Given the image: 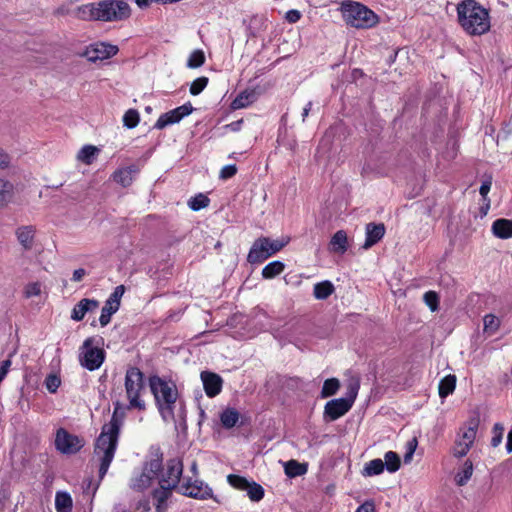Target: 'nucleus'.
Masks as SVG:
<instances>
[{
    "label": "nucleus",
    "instance_id": "1",
    "mask_svg": "<svg viewBox=\"0 0 512 512\" xmlns=\"http://www.w3.org/2000/svg\"><path fill=\"white\" fill-rule=\"evenodd\" d=\"M125 392L128 405L116 401L114 412L109 423L102 427V431L96 440L94 454L100 461L99 476L102 479L114 458L118 444V437L126 410L144 411L146 403L143 399L145 393L144 375L136 367H130L125 375Z\"/></svg>",
    "mask_w": 512,
    "mask_h": 512
},
{
    "label": "nucleus",
    "instance_id": "2",
    "mask_svg": "<svg viewBox=\"0 0 512 512\" xmlns=\"http://www.w3.org/2000/svg\"><path fill=\"white\" fill-rule=\"evenodd\" d=\"M457 16L459 24L469 35L481 36L490 30L489 11L475 0H464L459 3Z\"/></svg>",
    "mask_w": 512,
    "mask_h": 512
},
{
    "label": "nucleus",
    "instance_id": "3",
    "mask_svg": "<svg viewBox=\"0 0 512 512\" xmlns=\"http://www.w3.org/2000/svg\"><path fill=\"white\" fill-rule=\"evenodd\" d=\"M77 16L82 20L121 21L130 16V7L123 0H104L80 6Z\"/></svg>",
    "mask_w": 512,
    "mask_h": 512
},
{
    "label": "nucleus",
    "instance_id": "4",
    "mask_svg": "<svg viewBox=\"0 0 512 512\" xmlns=\"http://www.w3.org/2000/svg\"><path fill=\"white\" fill-rule=\"evenodd\" d=\"M149 383L161 417L166 422L172 421L174 419V406L178 397L176 385L158 376L151 377Z\"/></svg>",
    "mask_w": 512,
    "mask_h": 512
},
{
    "label": "nucleus",
    "instance_id": "5",
    "mask_svg": "<svg viewBox=\"0 0 512 512\" xmlns=\"http://www.w3.org/2000/svg\"><path fill=\"white\" fill-rule=\"evenodd\" d=\"M344 22L357 29H368L375 26L378 16L367 6L353 0H344L340 5Z\"/></svg>",
    "mask_w": 512,
    "mask_h": 512
},
{
    "label": "nucleus",
    "instance_id": "6",
    "mask_svg": "<svg viewBox=\"0 0 512 512\" xmlns=\"http://www.w3.org/2000/svg\"><path fill=\"white\" fill-rule=\"evenodd\" d=\"M285 246V243L279 240H272L268 237L256 239L247 255V261L250 264H260L269 257L276 254Z\"/></svg>",
    "mask_w": 512,
    "mask_h": 512
},
{
    "label": "nucleus",
    "instance_id": "7",
    "mask_svg": "<svg viewBox=\"0 0 512 512\" xmlns=\"http://www.w3.org/2000/svg\"><path fill=\"white\" fill-rule=\"evenodd\" d=\"M94 337L87 338L79 349V362L81 366L89 371L100 368L105 360V351L95 345Z\"/></svg>",
    "mask_w": 512,
    "mask_h": 512
},
{
    "label": "nucleus",
    "instance_id": "8",
    "mask_svg": "<svg viewBox=\"0 0 512 512\" xmlns=\"http://www.w3.org/2000/svg\"><path fill=\"white\" fill-rule=\"evenodd\" d=\"M162 469V460L160 458L151 459L144 465L142 472L131 479L130 487L136 491L147 489L159 478Z\"/></svg>",
    "mask_w": 512,
    "mask_h": 512
},
{
    "label": "nucleus",
    "instance_id": "9",
    "mask_svg": "<svg viewBox=\"0 0 512 512\" xmlns=\"http://www.w3.org/2000/svg\"><path fill=\"white\" fill-rule=\"evenodd\" d=\"M178 492L184 496L197 500L214 499L212 488L200 479L184 477L178 487Z\"/></svg>",
    "mask_w": 512,
    "mask_h": 512
},
{
    "label": "nucleus",
    "instance_id": "10",
    "mask_svg": "<svg viewBox=\"0 0 512 512\" xmlns=\"http://www.w3.org/2000/svg\"><path fill=\"white\" fill-rule=\"evenodd\" d=\"M227 482L234 489L245 491L252 502H259L264 497V488L255 481L249 480L244 476L229 474L227 476Z\"/></svg>",
    "mask_w": 512,
    "mask_h": 512
},
{
    "label": "nucleus",
    "instance_id": "11",
    "mask_svg": "<svg viewBox=\"0 0 512 512\" xmlns=\"http://www.w3.org/2000/svg\"><path fill=\"white\" fill-rule=\"evenodd\" d=\"M55 448L62 454H76L84 446L83 438L69 433L65 428H59L55 434Z\"/></svg>",
    "mask_w": 512,
    "mask_h": 512
},
{
    "label": "nucleus",
    "instance_id": "12",
    "mask_svg": "<svg viewBox=\"0 0 512 512\" xmlns=\"http://www.w3.org/2000/svg\"><path fill=\"white\" fill-rule=\"evenodd\" d=\"M125 292L123 285L117 286L114 291L110 294L108 299L101 310L99 322L102 327L108 325L111 321V316L119 310L120 300Z\"/></svg>",
    "mask_w": 512,
    "mask_h": 512
},
{
    "label": "nucleus",
    "instance_id": "13",
    "mask_svg": "<svg viewBox=\"0 0 512 512\" xmlns=\"http://www.w3.org/2000/svg\"><path fill=\"white\" fill-rule=\"evenodd\" d=\"M182 473V461L178 458L170 459L166 464L165 471L161 474V476H159L158 482L178 490V487L182 482L180 481Z\"/></svg>",
    "mask_w": 512,
    "mask_h": 512
},
{
    "label": "nucleus",
    "instance_id": "14",
    "mask_svg": "<svg viewBox=\"0 0 512 512\" xmlns=\"http://www.w3.org/2000/svg\"><path fill=\"white\" fill-rule=\"evenodd\" d=\"M193 111L191 103H185L171 111L162 114L156 121L154 127L156 129H164L165 127L180 122L185 116Z\"/></svg>",
    "mask_w": 512,
    "mask_h": 512
},
{
    "label": "nucleus",
    "instance_id": "15",
    "mask_svg": "<svg viewBox=\"0 0 512 512\" xmlns=\"http://www.w3.org/2000/svg\"><path fill=\"white\" fill-rule=\"evenodd\" d=\"M476 427L469 426L464 427L460 430L458 438L453 448V454L455 457H464L469 452L474 440L476 438Z\"/></svg>",
    "mask_w": 512,
    "mask_h": 512
},
{
    "label": "nucleus",
    "instance_id": "16",
    "mask_svg": "<svg viewBox=\"0 0 512 512\" xmlns=\"http://www.w3.org/2000/svg\"><path fill=\"white\" fill-rule=\"evenodd\" d=\"M117 52V46L105 42H97L86 48L85 56L89 61L96 62L98 60L111 58L116 55Z\"/></svg>",
    "mask_w": 512,
    "mask_h": 512
},
{
    "label": "nucleus",
    "instance_id": "17",
    "mask_svg": "<svg viewBox=\"0 0 512 512\" xmlns=\"http://www.w3.org/2000/svg\"><path fill=\"white\" fill-rule=\"evenodd\" d=\"M351 407L352 405L350 404V400H345L343 397L333 399L326 403L324 416L330 421H334L345 415Z\"/></svg>",
    "mask_w": 512,
    "mask_h": 512
},
{
    "label": "nucleus",
    "instance_id": "18",
    "mask_svg": "<svg viewBox=\"0 0 512 512\" xmlns=\"http://www.w3.org/2000/svg\"><path fill=\"white\" fill-rule=\"evenodd\" d=\"M200 377L208 397L213 398L221 392L223 379L220 375L210 371H203Z\"/></svg>",
    "mask_w": 512,
    "mask_h": 512
},
{
    "label": "nucleus",
    "instance_id": "19",
    "mask_svg": "<svg viewBox=\"0 0 512 512\" xmlns=\"http://www.w3.org/2000/svg\"><path fill=\"white\" fill-rule=\"evenodd\" d=\"M175 488L159 482V487L153 490L152 498L156 512H164L167 509V501L172 496Z\"/></svg>",
    "mask_w": 512,
    "mask_h": 512
},
{
    "label": "nucleus",
    "instance_id": "20",
    "mask_svg": "<svg viewBox=\"0 0 512 512\" xmlns=\"http://www.w3.org/2000/svg\"><path fill=\"white\" fill-rule=\"evenodd\" d=\"M366 239L363 245L364 249H369L378 243L385 235V226L383 223H368L365 229Z\"/></svg>",
    "mask_w": 512,
    "mask_h": 512
},
{
    "label": "nucleus",
    "instance_id": "21",
    "mask_svg": "<svg viewBox=\"0 0 512 512\" xmlns=\"http://www.w3.org/2000/svg\"><path fill=\"white\" fill-rule=\"evenodd\" d=\"M98 306L99 302L97 300L84 298L72 309L71 319L74 321H81L87 313L95 311Z\"/></svg>",
    "mask_w": 512,
    "mask_h": 512
},
{
    "label": "nucleus",
    "instance_id": "22",
    "mask_svg": "<svg viewBox=\"0 0 512 512\" xmlns=\"http://www.w3.org/2000/svg\"><path fill=\"white\" fill-rule=\"evenodd\" d=\"M139 169L136 165L117 169L113 175V180L120 184L122 187H128L132 184L135 176L138 174Z\"/></svg>",
    "mask_w": 512,
    "mask_h": 512
},
{
    "label": "nucleus",
    "instance_id": "23",
    "mask_svg": "<svg viewBox=\"0 0 512 512\" xmlns=\"http://www.w3.org/2000/svg\"><path fill=\"white\" fill-rule=\"evenodd\" d=\"M16 237L25 250H30L34 245L35 228L31 225L18 227Z\"/></svg>",
    "mask_w": 512,
    "mask_h": 512
},
{
    "label": "nucleus",
    "instance_id": "24",
    "mask_svg": "<svg viewBox=\"0 0 512 512\" xmlns=\"http://www.w3.org/2000/svg\"><path fill=\"white\" fill-rule=\"evenodd\" d=\"M258 93L255 89H246L238 94V96L232 101L231 107L234 110L242 109L257 100Z\"/></svg>",
    "mask_w": 512,
    "mask_h": 512
},
{
    "label": "nucleus",
    "instance_id": "25",
    "mask_svg": "<svg viewBox=\"0 0 512 512\" xmlns=\"http://www.w3.org/2000/svg\"><path fill=\"white\" fill-rule=\"evenodd\" d=\"M492 233L500 239H509L512 237V220L497 219L492 224Z\"/></svg>",
    "mask_w": 512,
    "mask_h": 512
},
{
    "label": "nucleus",
    "instance_id": "26",
    "mask_svg": "<svg viewBox=\"0 0 512 512\" xmlns=\"http://www.w3.org/2000/svg\"><path fill=\"white\" fill-rule=\"evenodd\" d=\"M348 248L347 234L343 230L337 231L330 241V249L331 251L344 254Z\"/></svg>",
    "mask_w": 512,
    "mask_h": 512
},
{
    "label": "nucleus",
    "instance_id": "27",
    "mask_svg": "<svg viewBox=\"0 0 512 512\" xmlns=\"http://www.w3.org/2000/svg\"><path fill=\"white\" fill-rule=\"evenodd\" d=\"M73 508V500L71 495L65 491H57L55 494L56 512H71Z\"/></svg>",
    "mask_w": 512,
    "mask_h": 512
},
{
    "label": "nucleus",
    "instance_id": "28",
    "mask_svg": "<svg viewBox=\"0 0 512 512\" xmlns=\"http://www.w3.org/2000/svg\"><path fill=\"white\" fill-rule=\"evenodd\" d=\"M335 288L329 280L318 282L314 285L313 295L318 300H325L333 294Z\"/></svg>",
    "mask_w": 512,
    "mask_h": 512
},
{
    "label": "nucleus",
    "instance_id": "29",
    "mask_svg": "<svg viewBox=\"0 0 512 512\" xmlns=\"http://www.w3.org/2000/svg\"><path fill=\"white\" fill-rule=\"evenodd\" d=\"M384 469V462L382 459H373L365 463L364 468L362 470V475L364 477L380 475L381 473H383Z\"/></svg>",
    "mask_w": 512,
    "mask_h": 512
},
{
    "label": "nucleus",
    "instance_id": "30",
    "mask_svg": "<svg viewBox=\"0 0 512 512\" xmlns=\"http://www.w3.org/2000/svg\"><path fill=\"white\" fill-rule=\"evenodd\" d=\"M473 475V464L470 460H466L463 467L455 475V482L458 486H464L468 483Z\"/></svg>",
    "mask_w": 512,
    "mask_h": 512
},
{
    "label": "nucleus",
    "instance_id": "31",
    "mask_svg": "<svg viewBox=\"0 0 512 512\" xmlns=\"http://www.w3.org/2000/svg\"><path fill=\"white\" fill-rule=\"evenodd\" d=\"M456 387V376L455 375H447L445 376L439 383V396L441 398H445L448 395L452 394Z\"/></svg>",
    "mask_w": 512,
    "mask_h": 512
},
{
    "label": "nucleus",
    "instance_id": "32",
    "mask_svg": "<svg viewBox=\"0 0 512 512\" xmlns=\"http://www.w3.org/2000/svg\"><path fill=\"white\" fill-rule=\"evenodd\" d=\"M13 196V185L3 179L0 178V209L4 208L11 201Z\"/></svg>",
    "mask_w": 512,
    "mask_h": 512
},
{
    "label": "nucleus",
    "instance_id": "33",
    "mask_svg": "<svg viewBox=\"0 0 512 512\" xmlns=\"http://www.w3.org/2000/svg\"><path fill=\"white\" fill-rule=\"evenodd\" d=\"M384 468L389 473H395L399 470L401 461L399 455L394 451H388L384 454Z\"/></svg>",
    "mask_w": 512,
    "mask_h": 512
},
{
    "label": "nucleus",
    "instance_id": "34",
    "mask_svg": "<svg viewBox=\"0 0 512 512\" xmlns=\"http://www.w3.org/2000/svg\"><path fill=\"white\" fill-rule=\"evenodd\" d=\"M285 269V264L281 261H273L267 264L262 269V276L265 279H272L282 273Z\"/></svg>",
    "mask_w": 512,
    "mask_h": 512
},
{
    "label": "nucleus",
    "instance_id": "35",
    "mask_svg": "<svg viewBox=\"0 0 512 512\" xmlns=\"http://www.w3.org/2000/svg\"><path fill=\"white\" fill-rule=\"evenodd\" d=\"M239 420V413L232 408L224 410L220 415V421L225 428H232Z\"/></svg>",
    "mask_w": 512,
    "mask_h": 512
},
{
    "label": "nucleus",
    "instance_id": "36",
    "mask_svg": "<svg viewBox=\"0 0 512 512\" xmlns=\"http://www.w3.org/2000/svg\"><path fill=\"white\" fill-rule=\"evenodd\" d=\"M98 152V149L93 145H86L81 148L77 154V159L84 164H91Z\"/></svg>",
    "mask_w": 512,
    "mask_h": 512
},
{
    "label": "nucleus",
    "instance_id": "37",
    "mask_svg": "<svg viewBox=\"0 0 512 512\" xmlns=\"http://www.w3.org/2000/svg\"><path fill=\"white\" fill-rule=\"evenodd\" d=\"M492 186V176L488 175L483 181L479 189V193L483 198V201L485 203V209L483 211V214L486 215L488 209L490 208V199L488 198V193Z\"/></svg>",
    "mask_w": 512,
    "mask_h": 512
},
{
    "label": "nucleus",
    "instance_id": "38",
    "mask_svg": "<svg viewBox=\"0 0 512 512\" xmlns=\"http://www.w3.org/2000/svg\"><path fill=\"white\" fill-rule=\"evenodd\" d=\"M340 387V382L337 378H330L325 380L322 390H321V397L327 398L330 397L338 391Z\"/></svg>",
    "mask_w": 512,
    "mask_h": 512
},
{
    "label": "nucleus",
    "instance_id": "39",
    "mask_svg": "<svg viewBox=\"0 0 512 512\" xmlns=\"http://www.w3.org/2000/svg\"><path fill=\"white\" fill-rule=\"evenodd\" d=\"M484 323V332L489 335L495 334V332L499 329L500 320L497 316L493 314H487L483 319Z\"/></svg>",
    "mask_w": 512,
    "mask_h": 512
},
{
    "label": "nucleus",
    "instance_id": "40",
    "mask_svg": "<svg viewBox=\"0 0 512 512\" xmlns=\"http://www.w3.org/2000/svg\"><path fill=\"white\" fill-rule=\"evenodd\" d=\"M209 202L210 200L206 195L199 193L198 195L189 199L188 206L193 211H199L207 207Z\"/></svg>",
    "mask_w": 512,
    "mask_h": 512
},
{
    "label": "nucleus",
    "instance_id": "41",
    "mask_svg": "<svg viewBox=\"0 0 512 512\" xmlns=\"http://www.w3.org/2000/svg\"><path fill=\"white\" fill-rule=\"evenodd\" d=\"M205 63V54L203 50L197 49L194 50L188 57L187 67L189 68H199Z\"/></svg>",
    "mask_w": 512,
    "mask_h": 512
},
{
    "label": "nucleus",
    "instance_id": "42",
    "mask_svg": "<svg viewBox=\"0 0 512 512\" xmlns=\"http://www.w3.org/2000/svg\"><path fill=\"white\" fill-rule=\"evenodd\" d=\"M140 121V116L137 110L129 109L123 116V124L129 129L135 128Z\"/></svg>",
    "mask_w": 512,
    "mask_h": 512
},
{
    "label": "nucleus",
    "instance_id": "43",
    "mask_svg": "<svg viewBox=\"0 0 512 512\" xmlns=\"http://www.w3.org/2000/svg\"><path fill=\"white\" fill-rule=\"evenodd\" d=\"M307 470H308L307 462L300 463L296 460L290 459V478L302 476L307 473Z\"/></svg>",
    "mask_w": 512,
    "mask_h": 512
},
{
    "label": "nucleus",
    "instance_id": "44",
    "mask_svg": "<svg viewBox=\"0 0 512 512\" xmlns=\"http://www.w3.org/2000/svg\"><path fill=\"white\" fill-rule=\"evenodd\" d=\"M360 388L359 380L353 378L349 381L347 385V393L346 397H343L345 400H350V404L353 406V403L358 395V391Z\"/></svg>",
    "mask_w": 512,
    "mask_h": 512
},
{
    "label": "nucleus",
    "instance_id": "45",
    "mask_svg": "<svg viewBox=\"0 0 512 512\" xmlns=\"http://www.w3.org/2000/svg\"><path fill=\"white\" fill-rule=\"evenodd\" d=\"M208 78L205 76L195 79L190 85V93L194 96L199 95L208 85Z\"/></svg>",
    "mask_w": 512,
    "mask_h": 512
},
{
    "label": "nucleus",
    "instance_id": "46",
    "mask_svg": "<svg viewBox=\"0 0 512 512\" xmlns=\"http://www.w3.org/2000/svg\"><path fill=\"white\" fill-rule=\"evenodd\" d=\"M42 292V285L39 282L28 283L24 288V295L26 298L39 296Z\"/></svg>",
    "mask_w": 512,
    "mask_h": 512
},
{
    "label": "nucleus",
    "instance_id": "47",
    "mask_svg": "<svg viewBox=\"0 0 512 512\" xmlns=\"http://www.w3.org/2000/svg\"><path fill=\"white\" fill-rule=\"evenodd\" d=\"M44 384L50 393H55L61 384V379L55 374H50L46 377Z\"/></svg>",
    "mask_w": 512,
    "mask_h": 512
},
{
    "label": "nucleus",
    "instance_id": "48",
    "mask_svg": "<svg viewBox=\"0 0 512 512\" xmlns=\"http://www.w3.org/2000/svg\"><path fill=\"white\" fill-rule=\"evenodd\" d=\"M424 302L431 309V311H436L438 309L439 297L436 292L428 291L423 296Z\"/></svg>",
    "mask_w": 512,
    "mask_h": 512
},
{
    "label": "nucleus",
    "instance_id": "49",
    "mask_svg": "<svg viewBox=\"0 0 512 512\" xmlns=\"http://www.w3.org/2000/svg\"><path fill=\"white\" fill-rule=\"evenodd\" d=\"M504 428L501 424L496 423L493 428L494 436L491 440L492 446L496 447L498 446L502 441Z\"/></svg>",
    "mask_w": 512,
    "mask_h": 512
},
{
    "label": "nucleus",
    "instance_id": "50",
    "mask_svg": "<svg viewBox=\"0 0 512 512\" xmlns=\"http://www.w3.org/2000/svg\"><path fill=\"white\" fill-rule=\"evenodd\" d=\"M406 447H407V451H406V453L404 455V462L405 463H409L411 461V459L413 457V454H414V452L416 450V447H417V440H416V438H413V439L409 440L407 442Z\"/></svg>",
    "mask_w": 512,
    "mask_h": 512
},
{
    "label": "nucleus",
    "instance_id": "51",
    "mask_svg": "<svg viewBox=\"0 0 512 512\" xmlns=\"http://www.w3.org/2000/svg\"><path fill=\"white\" fill-rule=\"evenodd\" d=\"M237 172V168L235 165H226L220 171L221 179H229L233 177Z\"/></svg>",
    "mask_w": 512,
    "mask_h": 512
},
{
    "label": "nucleus",
    "instance_id": "52",
    "mask_svg": "<svg viewBox=\"0 0 512 512\" xmlns=\"http://www.w3.org/2000/svg\"><path fill=\"white\" fill-rule=\"evenodd\" d=\"M11 162V157L8 153H6L3 149L0 148V170L6 169L9 167Z\"/></svg>",
    "mask_w": 512,
    "mask_h": 512
},
{
    "label": "nucleus",
    "instance_id": "53",
    "mask_svg": "<svg viewBox=\"0 0 512 512\" xmlns=\"http://www.w3.org/2000/svg\"><path fill=\"white\" fill-rule=\"evenodd\" d=\"M355 512H375V505L373 501H365L361 504Z\"/></svg>",
    "mask_w": 512,
    "mask_h": 512
},
{
    "label": "nucleus",
    "instance_id": "54",
    "mask_svg": "<svg viewBox=\"0 0 512 512\" xmlns=\"http://www.w3.org/2000/svg\"><path fill=\"white\" fill-rule=\"evenodd\" d=\"M11 365L10 360H4L0 365V383L3 381V379L6 377L9 368Z\"/></svg>",
    "mask_w": 512,
    "mask_h": 512
},
{
    "label": "nucleus",
    "instance_id": "55",
    "mask_svg": "<svg viewBox=\"0 0 512 512\" xmlns=\"http://www.w3.org/2000/svg\"><path fill=\"white\" fill-rule=\"evenodd\" d=\"M10 496V491L8 489V487H5V486H2L0 488V508H2L6 502V500L9 498Z\"/></svg>",
    "mask_w": 512,
    "mask_h": 512
},
{
    "label": "nucleus",
    "instance_id": "56",
    "mask_svg": "<svg viewBox=\"0 0 512 512\" xmlns=\"http://www.w3.org/2000/svg\"><path fill=\"white\" fill-rule=\"evenodd\" d=\"M86 275V271L83 268L76 269L73 272L72 280L75 282H79Z\"/></svg>",
    "mask_w": 512,
    "mask_h": 512
},
{
    "label": "nucleus",
    "instance_id": "57",
    "mask_svg": "<svg viewBox=\"0 0 512 512\" xmlns=\"http://www.w3.org/2000/svg\"><path fill=\"white\" fill-rule=\"evenodd\" d=\"M301 18V12L298 10L290 9V23H295Z\"/></svg>",
    "mask_w": 512,
    "mask_h": 512
},
{
    "label": "nucleus",
    "instance_id": "58",
    "mask_svg": "<svg viewBox=\"0 0 512 512\" xmlns=\"http://www.w3.org/2000/svg\"><path fill=\"white\" fill-rule=\"evenodd\" d=\"M506 450L508 453H512V429L508 432Z\"/></svg>",
    "mask_w": 512,
    "mask_h": 512
},
{
    "label": "nucleus",
    "instance_id": "59",
    "mask_svg": "<svg viewBox=\"0 0 512 512\" xmlns=\"http://www.w3.org/2000/svg\"><path fill=\"white\" fill-rule=\"evenodd\" d=\"M153 0H135L139 8H146L150 5Z\"/></svg>",
    "mask_w": 512,
    "mask_h": 512
},
{
    "label": "nucleus",
    "instance_id": "60",
    "mask_svg": "<svg viewBox=\"0 0 512 512\" xmlns=\"http://www.w3.org/2000/svg\"><path fill=\"white\" fill-rule=\"evenodd\" d=\"M273 331H274V337L279 339V341H285V338L284 336L282 335V332H279L275 327H273Z\"/></svg>",
    "mask_w": 512,
    "mask_h": 512
},
{
    "label": "nucleus",
    "instance_id": "61",
    "mask_svg": "<svg viewBox=\"0 0 512 512\" xmlns=\"http://www.w3.org/2000/svg\"><path fill=\"white\" fill-rule=\"evenodd\" d=\"M311 105H312V104H311V102H309V103L304 107V109H303V113H302L303 118H305V117L308 115V113H309V111H310V109H311Z\"/></svg>",
    "mask_w": 512,
    "mask_h": 512
},
{
    "label": "nucleus",
    "instance_id": "62",
    "mask_svg": "<svg viewBox=\"0 0 512 512\" xmlns=\"http://www.w3.org/2000/svg\"><path fill=\"white\" fill-rule=\"evenodd\" d=\"M281 464H282L285 475L288 476V461H285V462L281 461Z\"/></svg>",
    "mask_w": 512,
    "mask_h": 512
},
{
    "label": "nucleus",
    "instance_id": "63",
    "mask_svg": "<svg viewBox=\"0 0 512 512\" xmlns=\"http://www.w3.org/2000/svg\"><path fill=\"white\" fill-rule=\"evenodd\" d=\"M191 471L193 472L194 475L197 474L198 472V469H197V464L196 462H193L192 465H191Z\"/></svg>",
    "mask_w": 512,
    "mask_h": 512
},
{
    "label": "nucleus",
    "instance_id": "64",
    "mask_svg": "<svg viewBox=\"0 0 512 512\" xmlns=\"http://www.w3.org/2000/svg\"><path fill=\"white\" fill-rule=\"evenodd\" d=\"M153 1L156 2V3H161V4L173 3L172 0H153Z\"/></svg>",
    "mask_w": 512,
    "mask_h": 512
}]
</instances>
